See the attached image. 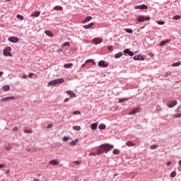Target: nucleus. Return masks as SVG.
I'll list each match as a JSON object with an SVG mask.
<instances>
[{
	"instance_id": "1",
	"label": "nucleus",
	"mask_w": 181,
	"mask_h": 181,
	"mask_svg": "<svg viewBox=\"0 0 181 181\" xmlns=\"http://www.w3.org/2000/svg\"><path fill=\"white\" fill-rule=\"evenodd\" d=\"M64 83V78H57L53 81H51L48 83V86H57V84H62Z\"/></svg>"
},
{
	"instance_id": "2",
	"label": "nucleus",
	"mask_w": 181,
	"mask_h": 181,
	"mask_svg": "<svg viewBox=\"0 0 181 181\" xmlns=\"http://www.w3.org/2000/svg\"><path fill=\"white\" fill-rule=\"evenodd\" d=\"M100 148L103 149V152H108L111 149L114 148V146L110 144H103L100 145Z\"/></svg>"
},
{
	"instance_id": "3",
	"label": "nucleus",
	"mask_w": 181,
	"mask_h": 181,
	"mask_svg": "<svg viewBox=\"0 0 181 181\" xmlns=\"http://www.w3.org/2000/svg\"><path fill=\"white\" fill-rule=\"evenodd\" d=\"M11 51L12 48L11 47H6L3 51L4 56H9L10 57H12V54L11 53Z\"/></svg>"
},
{
	"instance_id": "4",
	"label": "nucleus",
	"mask_w": 181,
	"mask_h": 181,
	"mask_svg": "<svg viewBox=\"0 0 181 181\" xmlns=\"http://www.w3.org/2000/svg\"><path fill=\"white\" fill-rule=\"evenodd\" d=\"M145 21L146 22H148V21H151V17H149V16L145 17L144 16H137V21L138 22H145Z\"/></svg>"
},
{
	"instance_id": "5",
	"label": "nucleus",
	"mask_w": 181,
	"mask_h": 181,
	"mask_svg": "<svg viewBox=\"0 0 181 181\" xmlns=\"http://www.w3.org/2000/svg\"><path fill=\"white\" fill-rule=\"evenodd\" d=\"M8 42L11 43H18L19 42V39L18 37H8Z\"/></svg>"
},
{
	"instance_id": "6",
	"label": "nucleus",
	"mask_w": 181,
	"mask_h": 181,
	"mask_svg": "<svg viewBox=\"0 0 181 181\" xmlns=\"http://www.w3.org/2000/svg\"><path fill=\"white\" fill-rule=\"evenodd\" d=\"M141 112V108L139 107H136L133 110H132L129 113V115H135V114L140 112Z\"/></svg>"
},
{
	"instance_id": "7",
	"label": "nucleus",
	"mask_w": 181,
	"mask_h": 181,
	"mask_svg": "<svg viewBox=\"0 0 181 181\" xmlns=\"http://www.w3.org/2000/svg\"><path fill=\"white\" fill-rule=\"evenodd\" d=\"M103 42V40L100 38H95L92 40V43L93 45H100V43Z\"/></svg>"
},
{
	"instance_id": "8",
	"label": "nucleus",
	"mask_w": 181,
	"mask_h": 181,
	"mask_svg": "<svg viewBox=\"0 0 181 181\" xmlns=\"http://www.w3.org/2000/svg\"><path fill=\"white\" fill-rule=\"evenodd\" d=\"M98 66H99V67H108V64L105 63V62H104L103 60L100 61L98 64Z\"/></svg>"
},
{
	"instance_id": "9",
	"label": "nucleus",
	"mask_w": 181,
	"mask_h": 181,
	"mask_svg": "<svg viewBox=\"0 0 181 181\" xmlns=\"http://www.w3.org/2000/svg\"><path fill=\"white\" fill-rule=\"evenodd\" d=\"M177 104V101L173 100L168 103V108H173V107H175V105H176Z\"/></svg>"
},
{
	"instance_id": "10",
	"label": "nucleus",
	"mask_w": 181,
	"mask_h": 181,
	"mask_svg": "<svg viewBox=\"0 0 181 181\" xmlns=\"http://www.w3.org/2000/svg\"><path fill=\"white\" fill-rule=\"evenodd\" d=\"M134 9H148V6L145 4L135 6Z\"/></svg>"
},
{
	"instance_id": "11",
	"label": "nucleus",
	"mask_w": 181,
	"mask_h": 181,
	"mask_svg": "<svg viewBox=\"0 0 181 181\" xmlns=\"http://www.w3.org/2000/svg\"><path fill=\"white\" fill-rule=\"evenodd\" d=\"M134 60H141L144 61L145 60V57H144V56L142 55H136L134 57Z\"/></svg>"
},
{
	"instance_id": "12",
	"label": "nucleus",
	"mask_w": 181,
	"mask_h": 181,
	"mask_svg": "<svg viewBox=\"0 0 181 181\" xmlns=\"http://www.w3.org/2000/svg\"><path fill=\"white\" fill-rule=\"evenodd\" d=\"M66 93L68 94L71 98L76 97V93H74V92L72 90H66Z\"/></svg>"
},
{
	"instance_id": "13",
	"label": "nucleus",
	"mask_w": 181,
	"mask_h": 181,
	"mask_svg": "<svg viewBox=\"0 0 181 181\" xmlns=\"http://www.w3.org/2000/svg\"><path fill=\"white\" fill-rule=\"evenodd\" d=\"M9 100H15V96H10V97L1 98V101L6 102V101H9Z\"/></svg>"
},
{
	"instance_id": "14",
	"label": "nucleus",
	"mask_w": 181,
	"mask_h": 181,
	"mask_svg": "<svg viewBox=\"0 0 181 181\" xmlns=\"http://www.w3.org/2000/svg\"><path fill=\"white\" fill-rule=\"evenodd\" d=\"M49 165H52V166H56V165H59V160H51L49 161Z\"/></svg>"
},
{
	"instance_id": "15",
	"label": "nucleus",
	"mask_w": 181,
	"mask_h": 181,
	"mask_svg": "<svg viewBox=\"0 0 181 181\" xmlns=\"http://www.w3.org/2000/svg\"><path fill=\"white\" fill-rule=\"evenodd\" d=\"M97 127H98V123H93L90 125V128L91 129H93V131H95V129H97Z\"/></svg>"
},
{
	"instance_id": "16",
	"label": "nucleus",
	"mask_w": 181,
	"mask_h": 181,
	"mask_svg": "<svg viewBox=\"0 0 181 181\" xmlns=\"http://www.w3.org/2000/svg\"><path fill=\"white\" fill-rule=\"evenodd\" d=\"M45 35H47V36H49V37H53V33H52V31L45 30Z\"/></svg>"
},
{
	"instance_id": "17",
	"label": "nucleus",
	"mask_w": 181,
	"mask_h": 181,
	"mask_svg": "<svg viewBox=\"0 0 181 181\" xmlns=\"http://www.w3.org/2000/svg\"><path fill=\"white\" fill-rule=\"evenodd\" d=\"M4 91H9L11 90V86L9 85H6L2 87Z\"/></svg>"
},
{
	"instance_id": "18",
	"label": "nucleus",
	"mask_w": 181,
	"mask_h": 181,
	"mask_svg": "<svg viewBox=\"0 0 181 181\" xmlns=\"http://www.w3.org/2000/svg\"><path fill=\"white\" fill-rule=\"evenodd\" d=\"M77 142H78V139L73 140L71 143H69V145H71L72 146H76V145H77Z\"/></svg>"
},
{
	"instance_id": "19",
	"label": "nucleus",
	"mask_w": 181,
	"mask_h": 181,
	"mask_svg": "<svg viewBox=\"0 0 181 181\" xmlns=\"http://www.w3.org/2000/svg\"><path fill=\"white\" fill-rule=\"evenodd\" d=\"M124 53H126L127 54L129 55V56H134V52L129 51V49H124Z\"/></svg>"
},
{
	"instance_id": "20",
	"label": "nucleus",
	"mask_w": 181,
	"mask_h": 181,
	"mask_svg": "<svg viewBox=\"0 0 181 181\" xmlns=\"http://www.w3.org/2000/svg\"><path fill=\"white\" fill-rule=\"evenodd\" d=\"M64 67L65 69H71V68L73 67V64H71V63L65 64L64 65Z\"/></svg>"
},
{
	"instance_id": "21",
	"label": "nucleus",
	"mask_w": 181,
	"mask_h": 181,
	"mask_svg": "<svg viewBox=\"0 0 181 181\" xmlns=\"http://www.w3.org/2000/svg\"><path fill=\"white\" fill-rule=\"evenodd\" d=\"M40 15V11H35L33 14H31V16H33L34 18H37Z\"/></svg>"
},
{
	"instance_id": "22",
	"label": "nucleus",
	"mask_w": 181,
	"mask_h": 181,
	"mask_svg": "<svg viewBox=\"0 0 181 181\" xmlns=\"http://www.w3.org/2000/svg\"><path fill=\"white\" fill-rule=\"evenodd\" d=\"M94 25V23H90L88 25H83L84 29H90V28H91V26H93Z\"/></svg>"
},
{
	"instance_id": "23",
	"label": "nucleus",
	"mask_w": 181,
	"mask_h": 181,
	"mask_svg": "<svg viewBox=\"0 0 181 181\" xmlns=\"http://www.w3.org/2000/svg\"><path fill=\"white\" fill-rule=\"evenodd\" d=\"M119 57H122V52H118L115 54V59H119Z\"/></svg>"
},
{
	"instance_id": "24",
	"label": "nucleus",
	"mask_w": 181,
	"mask_h": 181,
	"mask_svg": "<svg viewBox=\"0 0 181 181\" xmlns=\"http://www.w3.org/2000/svg\"><path fill=\"white\" fill-rule=\"evenodd\" d=\"M93 19V17L91 16H88L86 18V19L83 21V23H86V22H90Z\"/></svg>"
},
{
	"instance_id": "25",
	"label": "nucleus",
	"mask_w": 181,
	"mask_h": 181,
	"mask_svg": "<svg viewBox=\"0 0 181 181\" xmlns=\"http://www.w3.org/2000/svg\"><path fill=\"white\" fill-rule=\"evenodd\" d=\"M101 153H104V150H103V148H101V146H100L97 155H101Z\"/></svg>"
},
{
	"instance_id": "26",
	"label": "nucleus",
	"mask_w": 181,
	"mask_h": 181,
	"mask_svg": "<svg viewBox=\"0 0 181 181\" xmlns=\"http://www.w3.org/2000/svg\"><path fill=\"white\" fill-rule=\"evenodd\" d=\"M169 42H170V40H167L165 41H162L160 43V46H165V45H166V43H169Z\"/></svg>"
},
{
	"instance_id": "27",
	"label": "nucleus",
	"mask_w": 181,
	"mask_h": 181,
	"mask_svg": "<svg viewBox=\"0 0 181 181\" xmlns=\"http://www.w3.org/2000/svg\"><path fill=\"white\" fill-rule=\"evenodd\" d=\"M127 146H135V144L132 141H127L126 143Z\"/></svg>"
},
{
	"instance_id": "28",
	"label": "nucleus",
	"mask_w": 181,
	"mask_h": 181,
	"mask_svg": "<svg viewBox=\"0 0 181 181\" xmlns=\"http://www.w3.org/2000/svg\"><path fill=\"white\" fill-rule=\"evenodd\" d=\"M54 11H63V7L60 6H56L54 8Z\"/></svg>"
},
{
	"instance_id": "29",
	"label": "nucleus",
	"mask_w": 181,
	"mask_h": 181,
	"mask_svg": "<svg viewBox=\"0 0 181 181\" xmlns=\"http://www.w3.org/2000/svg\"><path fill=\"white\" fill-rule=\"evenodd\" d=\"M73 129L74 131H80L81 129V127L80 126H74Z\"/></svg>"
},
{
	"instance_id": "30",
	"label": "nucleus",
	"mask_w": 181,
	"mask_h": 181,
	"mask_svg": "<svg viewBox=\"0 0 181 181\" xmlns=\"http://www.w3.org/2000/svg\"><path fill=\"white\" fill-rule=\"evenodd\" d=\"M181 66V62H176V63H173V64H172V66H173V67H177V66Z\"/></svg>"
},
{
	"instance_id": "31",
	"label": "nucleus",
	"mask_w": 181,
	"mask_h": 181,
	"mask_svg": "<svg viewBox=\"0 0 181 181\" xmlns=\"http://www.w3.org/2000/svg\"><path fill=\"white\" fill-rule=\"evenodd\" d=\"M72 114H73V115H81V112L76 110V111L73 112Z\"/></svg>"
},
{
	"instance_id": "32",
	"label": "nucleus",
	"mask_w": 181,
	"mask_h": 181,
	"mask_svg": "<svg viewBox=\"0 0 181 181\" xmlns=\"http://www.w3.org/2000/svg\"><path fill=\"white\" fill-rule=\"evenodd\" d=\"M88 63H93V64H95V62L93 59H88L85 62V64H87Z\"/></svg>"
},
{
	"instance_id": "33",
	"label": "nucleus",
	"mask_w": 181,
	"mask_h": 181,
	"mask_svg": "<svg viewBox=\"0 0 181 181\" xmlns=\"http://www.w3.org/2000/svg\"><path fill=\"white\" fill-rule=\"evenodd\" d=\"M66 46H67L68 47H69V46H70V42H66L64 43V44L62 45V47H66Z\"/></svg>"
},
{
	"instance_id": "34",
	"label": "nucleus",
	"mask_w": 181,
	"mask_h": 181,
	"mask_svg": "<svg viewBox=\"0 0 181 181\" xmlns=\"http://www.w3.org/2000/svg\"><path fill=\"white\" fill-rule=\"evenodd\" d=\"M125 32H127V33H134V30H132V29L131 28L125 29Z\"/></svg>"
},
{
	"instance_id": "35",
	"label": "nucleus",
	"mask_w": 181,
	"mask_h": 181,
	"mask_svg": "<svg viewBox=\"0 0 181 181\" xmlns=\"http://www.w3.org/2000/svg\"><path fill=\"white\" fill-rule=\"evenodd\" d=\"M106 127L105 124H102L100 125H99V129H105Z\"/></svg>"
},
{
	"instance_id": "36",
	"label": "nucleus",
	"mask_w": 181,
	"mask_h": 181,
	"mask_svg": "<svg viewBox=\"0 0 181 181\" xmlns=\"http://www.w3.org/2000/svg\"><path fill=\"white\" fill-rule=\"evenodd\" d=\"M170 177H176V171H173L170 173Z\"/></svg>"
},
{
	"instance_id": "37",
	"label": "nucleus",
	"mask_w": 181,
	"mask_h": 181,
	"mask_svg": "<svg viewBox=\"0 0 181 181\" xmlns=\"http://www.w3.org/2000/svg\"><path fill=\"white\" fill-rule=\"evenodd\" d=\"M17 19H20V21H23V16H21V14H18Z\"/></svg>"
},
{
	"instance_id": "38",
	"label": "nucleus",
	"mask_w": 181,
	"mask_h": 181,
	"mask_svg": "<svg viewBox=\"0 0 181 181\" xmlns=\"http://www.w3.org/2000/svg\"><path fill=\"white\" fill-rule=\"evenodd\" d=\"M181 117V113H176L174 115V118H180Z\"/></svg>"
},
{
	"instance_id": "39",
	"label": "nucleus",
	"mask_w": 181,
	"mask_h": 181,
	"mask_svg": "<svg viewBox=\"0 0 181 181\" xmlns=\"http://www.w3.org/2000/svg\"><path fill=\"white\" fill-rule=\"evenodd\" d=\"M125 101H128V99L122 98L119 100V103H125Z\"/></svg>"
},
{
	"instance_id": "40",
	"label": "nucleus",
	"mask_w": 181,
	"mask_h": 181,
	"mask_svg": "<svg viewBox=\"0 0 181 181\" xmlns=\"http://www.w3.org/2000/svg\"><path fill=\"white\" fill-rule=\"evenodd\" d=\"M113 153H114V155H118V154L119 153V150H118V149H115V150L113 151Z\"/></svg>"
},
{
	"instance_id": "41",
	"label": "nucleus",
	"mask_w": 181,
	"mask_h": 181,
	"mask_svg": "<svg viewBox=\"0 0 181 181\" xmlns=\"http://www.w3.org/2000/svg\"><path fill=\"white\" fill-rule=\"evenodd\" d=\"M25 134H32V130L30 129H25L23 131Z\"/></svg>"
},
{
	"instance_id": "42",
	"label": "nucleus",
	"mask_w": 181,
	"mask_h": 181,
	"mask_svg": "<svg viewBox=\"0 0 181 181\" xmlns=\"http://www.w3.org/2000/svg\"><path fill=\"white\" fill-rule=\"evenodd\" d=\"M181 16H175L173 18L175 21H177L178 19H180Z\"/></svg>"
},
{
	"instance_id": "43",
	"label": "nucleus",
	"mask_w": 181,
	"mask_h": 181,
	"mask_svg": "<svg viewBox=\"0 0 181 181\" xmlns=\"http://www.w3.org/2000/svg\"><path fill=\"white\" fill-rule=\"evenodd\" d=\"M95 155H97V153L95 152H92V153H90L88 154V156H95Z\"/></svg>"
},
{
	"instance_id": "44",
	"label": "nucleus",
	"mask_w": 181,
	"mask_h": 181,
	"mask_svg": "<svg viewBox=\"0 0 181 181\" xmlns=\"http://www.w3.org/2000/svg\"><path fill=\"white\" fill-rule=\"evenodd\" d=\"M158 148V145H152L150 147V149H156Z\"/></svg>"
},
{
	"instance_id": "45",
	"label": "nucleus",
	"mask_w": 181,
	"mask_h": 181,
	"mask_svg": "<svg viewBox=\"0 0 181 181\" xmlns=\"http://www.w3.org/2000/svg\"><path fill=\"white\" fill-rule=\"evenodd\" d=\"M33 76H35V74H33V73H30V74H28L29 78H32V77H33Z\"/></svg>"
},
{
	"instance_id": "46",
	"label": "nucleus",
	"mask_w": 181,
	"mask_h": 181,
	"mask_svg": "<svg viewBox=\"0 0 181 181\" xmlns=\"http://www.w3.org/2000/svg\"><path fill=\"white\" fill-rule=\"evenodd\" d=\"M52 127H53V124H49L47 125V129H50V128H52Z\"/></svg>"
},
{
	"instance_id": "47",
	"label": "nucleus",
	"mask_w": 181,
	"mask_h": 181,
	"mask_svg": "<svg viewBox=\"0 0 181 181\" xmlns=\"http://www.w3.org/2000/svg\"><path fill=\"white\" fill-rule=\"evenodd\" d=\"M18 127H13V132H18Z\"/></svg>"
},
{
	"instance_id": "48",
	"label": "nucleus",
	"mask_w": 181,
	"mask_h": 181,
	"mask_svg": "<svg viewBox=\"0 0 181 181\" xmlns=\"http://www.w3.org/2000/svg\"><path fill=\"white\" fill-rule=\"evenodd\" d=\"M158 25H163L165 23L164 21H158L157 22Z\"/></svg>"
},
{
	"instance_id": "49",
	"label": "nucleus",
	"mask_w": 181,
	"mask_h": 181,
	"mask_svg": "<svg viewBox=\"0 0 181 181\" xmlns=\"http://www.w3.org/2000/svg\"><path fill=\"white\" fill-rule=\"evenodd\" d=\"M69 139V137L64 136L63 139V141H64L65 142H67V140Z\"/></svg>"
},
{
	"instance_id": "50",
	"label": "nucleus",
	"mask_w": 181,
	"mask_h": 181,
	"mask_svg": "<svg viewBox=\"0 0 181 181\" xmlns=\"http://www.w3.org/2000/svg\"><path fill=\"white\" fill-rule=\"evenodd\" d=\"M107 49H108V50H109L110 52H112V46H109V47H107Z\"/></svg>"
},
{
	"instance_id": "51",
	"label": "nucleus",
	"mask_w": 181,
	"mask_h": 181,
	"mask_svg": "<svg viewBox=\"0 0 181 181\" xmlns=\"http://www.w3.org/2000/svg\"><path fill=\"white\" fill-rule=\"evenodd\" d=\"M74 163H76V165H80L81 162L80 161H74Z\"/></svg>"
},
{
	"instance_id": "52",
	"label": "nucleus",
	"mask_w": 181,
	"mask_h": 181,
	"mask_svg": "<svg viewBox=\"0 0 181 181\" xmlns=\"http://www.w3.org/2000/svg\"><path fill=\"white\" fill-rule=\"evenodd\" d=\"M64 103H69V98H65Z\"/></svg>"
},
{
	"instance_id": "53",
	"label": "nucleus",
	"mask_w": 181,
	"mask_h": 181,
	"mask_svg": "<svg viewBox=\"0 0 181 181\" xmlns=\"http://www.w3.org/2000/svg\"><path fill=\"white\" fill-rule=\"evenodd\" d=\"M22 78H24V79L28 78V76L23 75V76H22Z\"/></svg>"
},
{
	"instance_id": "54",
	"label": "nucleus",
	"mask_w": 181,
	"mask_h": 181,
	"mask_svg": "<svg viewBox=\"0 0 181 181\" xmlns=\"http://www.w3.org/2000/svg\"><path fill=\"white\" fill-rule=\"evenodd\" d=\"M57 52H58V53H60V52H63V49H59L57 50Z\"/></svg>"
},
{
	"instance_id": "55",
	"label": "nucleus",
	"mask_w": 181,
	"mask_h": 181,
	"mask_svg": "<svg viewBox=\"0 0 181 181\" xmlns=\"http://www.w3.org/2000/svg\"><path fill=\"white\" fill-rule=\"evenodd\" d=\"M4 167H5V165H4V164L0 165V169H2V168H4Z\"/></svg>"
},
{
	"instance_id": "56",
	"label": "nucleus",
	"mask_w": 181,
	"mask_h": 181,
	"mask_svg": "<svg viewBox=\"0 0 181 181\" xmlns=\"http://www.w3.org/2000/svg\"><path fill=\"white\" fill-rule=\"evenodd\" d=\"M148 56H150V57H153V53H150Z\"/></svg>"
},
{
	"instance_id": "57",
	"label": "nucleus",
	"mask_w": 181,
	"mask_h": 181,
	"mask_svg": "<svg viewBox=\"0 0 181 181\" xmlns=\"http://www.w3.org/2000/svg\"><path fill=\"white\" fill-rule=\"evenodd\" d=\"M169 165H172V162L168 161V162L167 163V165L169 166Z\"/></svg>"
},
{
	"instance_id": "58",
	"label": "nucleus",
	"mask_w": 181,
	"mask_h": 181,
	"mask_svg": "<svg viewBox=\"0 0 181 181\" xmlns=\"http://www.w3.org/2000/svg\"><path fill=\"white\" fill-rule=\"evenodd\" d=\"M4 74L3 71H0V77Z\"/></svg>"
},
{
	"instance_id": "59",
	"label": "nucleus",
	"mask_w": 181,
	"mask_h": 181,
	"mask_svg": "<svg viewBox=\"0 0 181 181\" xmlns=\"http://www.w3.org/2000/svg\"><path fill=\"white\" fill-rule=\"evenodd\" d=\"M85 66H86V64H83L82 66H81V67L83 68V67H84Z\"/></svg>"
},
{
	"instance_id": "60",
	"label": "nucleus",
	"mask_w": 181,
	"mask_h": 181,
	"mask_svg": "<svg viewBox=\"0 0 181 181\" xmlns=\"http://www.w3.org/2000/svg\"><path fill=\"white\" fill-rule=\"evenodd\" d=\"M179 165H181V160L178 162Z\"/></svg>"
},
{
	"instance_id": "61",
	"label": "nucleus",
	"mask_w": 181,
	"mask_h": 181,
	"mask_svg": "<svg viewBox=\"0 0 181 181\" xmlns=\"http://www.w3.org/2000/svg\"><path fill=\"white\" fill-rule=\"evenodd\" d=\"M6 173H9V170H8L6 172Z\"/></svg>"
},
{
	"instance_id": "62",
	"label": "nucleus",
	"mask_w": 181,
	"mask_h": 181,
	"mask_svg": "<svg viewBox=\"0 0 181 181\" xmlns=\"http://www.w3.org/2000/svg\"><path fill=\"white\" fill-rule=\"evenodd\" d=\"M113 176H115H115H118V175H117V174H114Z\"/></svg>"
},
{
	"instance_id": "63",
	"label": "nucleus",
	"mask_w": 181,
	"mask_h": 181,
	"mask_svg": "<svg viewBox=\"0 0 181 181\" xmlns=\"http://www.w3.org/2000/svg\"><path fill=\"white\" fill-rule=\"evenodd\" d=\"M6 1H11V0H6Z\"/></svg>"
}]
</instances>
